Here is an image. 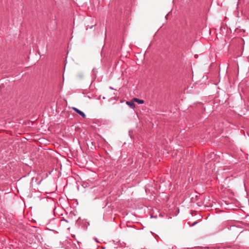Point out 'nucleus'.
I'll return each instance as SVG.
<instances>
[{
  "label": "nucleus",
  "instance_id": "1",
  "mask_svg": "<svg viewBox=\"0 0 249 249\" xmlns=\"http://www.w3.org/2000/svg\"><path fill=\"white\" fill-rule=\"evenodd\" d=\"M72 109L78 114H79L80 115H81L82 117L85 118L86 117V114L81 110H79V109L76 108V107H73Z\"/></svg>",
  "mask_w": 249,
  "mask_h": 249
},
{
  "label": "nucleus",
  "instance_id": "2",
  "mask_svg": "<svg viewBox=\"0 0 249 249\" xmlns=\"http://www.w3.org/2000/svg\"><path fill=\"white\" fill-rule=\"evenodd\" d=\"M126 104L130 106L131 108H134L135 106V104L134 102L132 101H127Z\"/></svg>",
  "mask_w": 249,
  "mask_h": 249
},
{
  "label": "nucleus",
  "instance_id": "5",
  "mask_svg": "<svg viewBox=\"0 0 249 249\" xmlns=\"http://www.w3.org/2000/svg\"><path fill=\"white\" fill-rule=\"evenodd\" d=\"M236 229V227H235L234 226H231L230 227V229L231 230V229Z\"/></svg>",
  "mask_w": 249,
  "mask_h": 249
},
{
  "label": "nucleus",
  "instance_id": "3",
  "mask_svg": "<svg viewBox=\"0 0 249 249\" xmlns=\"http://www.w3.org/2000/svg\"><path fill=\"white\" fill-rule=\"evenodd\" d=\"M134 100L137 102L138 104H142L144 103V101L142 100L139 99L138 98H134Z\"/></svg>",
  "mask_w": 249,
  "mask_h": 249
},
{
  "label": "nucleus",
  "instance_id": "6",
  "mask_svg": "<svg viewBox=\"0 0 249 249\" xmlns=\"http://www.w3.org/2000/svg\"><path fill=\"white\" fill-rule=\"evenodd\" d=\"M92 71L93 73H95V72H97V71L95 69H93Z\"/></svg>",
  "mask_w": 249,
  "mask_h": 249
},
{
  "label": "nucleus",
  "instance_id": "7",
  "mask_svg": "<svg viewBox=\"0 0 249 249\" xmlns=\"http://www.w3.org/2000/svg\"><path fill=\"white\" fill-rule=\"evenodd\" d=\"M50 231H54V230H50Z\"/></svg>",
  "mask_w": 249,
  "mask_h": 249
},
{
  "label": "nucleus",
  "instance_id": "4",
  "mask_svg": "<svg viewBox=\"0 0 249 249\" xmlns=\"http://www.w3.org/2000/svg\"><path fill=\"white\" fill-rule=\"evenodd\" d=\"M197 223H198L197 222H195L193 223H192V224H189V225H190V227H193V226H194L195 225H196Z\"/></svg>",
  "mask_w": 249,
  "mask_h": 249
}]
</instances>
